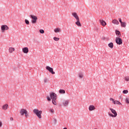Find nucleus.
I'll list each match as a JSON object with an SVG mask.
<instances>
[{
  "mask_svg": "<svg viewBox=\"0 0 129 129\" xmlns=\"http://www.w3.org/2000/svg\"><path fill=\"white\" fill-rule=\"evenodd\" d=\"M109 109L113 114L108 112V114L109 116H111V117H116V116H117V113L116 112V111H115V110H114L113 108H110Z\"/></svg>",
  "mask_w": 129,
  "mask_h": 129,
  "instance_id": "f257e3e1",
  "label": "nucleus"
},
{
  "mask_svg": "<svg viewBox=\"0 0 129 129\" xmlns=\"http://www.w3.org/2000/svg\"><path fill=\"white\" fill-rule=\"evenodd\" d=\"M33 111L34 114H36V115L37 116L38 118H42V111L38 110V109H34Z\"/></svg>",
  "mask_w": 129,
  "mask_h": 129,
  "instance_id": "f03ea898",
  "label": "nucleus"
},
{
  "mask_svg": "<svg viewBox=\"0 0 129 129\" xmlns=\"http://www.w3.org/2000/svg\"><path fill=\"white\" fill-rule=\"evenodd\" d=\"M30 17L32 20H31V22L32 24H36L37 23V21L38 20V17L35 15H30Z\"/></svg>",
  "mask_w": 129,
  "mask_h": 129,
  "instance_id": "7ed1b4c3",
  "label": "nucleus"
},
{
  "mask_svg": "<svg viewBox=\"0 0 129 129\" xmlns=\"http://www.w3.org/2000/svg\"><path fill=\"white\" fill-rule=\"evenodd\" d=\"M115 42L117 45H121V44H122V39L119 37H116L115 39Z\"/></svg>",
  "mask_w": 129,
  "mask_h": 129,
  "instance_id": "20e7f679",
  "label": "nucleus"
},
{
  "mask_svg": "<svg viewBox=\"0 0 129 129\" xmlns=\"http://www.w3.org/2000/svg\"><path fill=\"white\" fill-rule=\"evenodd\" d=\"M9 30V27H8L7 25H2L1 26V30L2 33H4L5 31H8Z\"/></svg>",
  "mask_w": 129,
  "mask_h": 129,
  "instance_id": "39448f33",
  "label": "nucleus"
},
{
  "mask_svg": "<svg viewBox=\"0 0 129 129\" xmlns=\"http://www.w3.org/2000/svg\"><path fill=\"white\" fill-rule=\"evenodd\" d=\"M46 70H48V71H49V72H50V73L51 74H55V72L53 71V68L47 66L46 67Z\"/></svg>",
  "mask_w": 129,
  "mask_h": 129,
  "instance_id": "423d86ee",
  "label": "nucleus"
},
{
  "mask_svg": "<svg viewBox=\"0 0 129 129\" xmlns=\"http://www.w3.org/2000/svg\"><path fill=\"white\" fill-rule=\"evenodd\" d=\"M50 98L51 99H57V95L55 93H51L50 94Z\"/></svg>",
  "mask_w": 129,
  "mask_h": 129,
  "instance_id": "0eeeda50",
  "label": "nucleus"
},
{
  "mask_svg": "<svg viewBox=\"0 0 129 129\" xmlns=\"http://www.w3.org/2000/svg\"><path fill=\"white\" fill-rule=\"evenodd\" d=\"M62 104L63 106H68V104H69V100H64L62 102Z\"/></svg>",
  "mask_w": 129,
  "mask_h": 129,
  "instance_id": "6e6552de",
  "label": "nucleus"
},
{
  "mask_svg": "<svg viewBox=\"0 0 129 129\" xmlns=\"http://www.w3.org/2000/svg\"><path fill=\"white\" fill-rule=\"evenodd\" d=\"M27 110L22 108L20 110V113L21 114V115H24V114H25L26 112H27Z\"/></svg>",
  "mask_w": 129,
  "mask_h": 129,
  "instance_id": "1a4fd4ad",
  "label": "nucleus"
},
{
  "mask_svg": "<svg viewBox=\"0 0 129 129\" xmlns=\"http://www.w3.org/2000/svg\"><path fill=\"white\" fill-rule=\"evenodd\" d=\"M22 51L23 53L27 54V53H29V48L28 47H23L22 48Z\"/></svg>",
  "mask_w": 129,
  "mask_h": 129,
  "instance_id": "9d476101",
  "label": "nucleus"
},
{
  "mask_svg": "<svg viewBox=\"0 0 129 129\" xmlns=\"http://www.w3.org/2000/svg\"><path fill=\"white\" fill-rule=\"evenodd\" d=\"M72 16H73V17L74 18H75V19L76 20H79V17H78V16L77 15V13H75V12H74V13H72Z\"/></svg>",
  "mask_w": 129,
  "mask_h": 129,
  "instance_id": "9b49d317",
  "label": "nucleus"
},
{
  "mask_svg": "<svg viewBox=\"0 0 129 129\" xmlns=\"http://www.w3.org/2000/svg\"><path fill=\"white\" fill-rule=\"evenodd\" d=\"M99 21H100V24L103 27L106 26V22H105V21H103V20H100Z\"/></svg>",
  "mask_w": 129,
  "mask_h": 129,
  "instance_id": "f8f14e48",
  "label": "nucleus"
},
{
  "mask_svg": "<svg viewBox=\"0 0 129 129\" xmlns=\"http://www.w3.org/2000/svg\"><path fill=\"white\" fill-rule=\"evenodd\" d=\"M95 109V106L94 105H90L89 107V110L90 111H92V110H94Z\"/></svg>",
  "mask_w": 129,
  "mask_h": 129,
  "instance_id": "ddd939ff",
  "label": "nucleus"
},
{
  "mask_svg": "<svg viewBox=\"0 0 129 129\" xmlns=\"http://www.w3.org/2000/svg\"><path fill=\"white\" fill-rule=\"evenodd\" d=\"M9 108V105L8 104H6L3 105L2 108L4 110H7L8 108Z\"/></svg>",
  "mask_w": 129,
  "mask_h": 129,
  "instance_id": "4468645a",
  "label": "nucleus"
},
{
  "mask_svg": "<svg viewBox=\"0 0 129 129\" xmlns=\"http://www.w3.org/2000/svg\"><path fill=\"white\" fill-rule=\"evenodd\" d=\"M75 24L78 27H81V23H80V20H79V19L77 20V22H76Z\"/></svg>",
  "mask_w": 129,
  "mask_h": 129,
  "instance_id": "2eb2a0df",
  "label": "nucleus"
},
{
  "mask_svg": "<svg viewBox=\"0 0 129 129\" xmlns=\"http://www.w3.org/2000/svg\"><path fill=\"white\" fill-rule=\"evenodd\" d=\"M112 23L114 24V25H118L119 24V23L118 22V21L115 19L113 20L112 21Z\"/></svg>",
  "mask_w": 129,
  "mask_h": 129,
  "instance_id": "dca6fc26",
  "label": "nucleus"
},
{
  "mask_svg": "<svg viewBox=\"0 0 129 129\" xmlns=\"http://www.w3.org/2000/svg\"><path fill=\"white\" fill-rule=\"evenodd\" d=\"M9 51L12 53H13L14 51H15V48L13 47H10L9 49Z\"/></svg>",
  "mask_w": 129,
  "mask_h": 129,
  "instance_id": "f3484780",
  "label": "nucleus"
},
{
  "mask_svg": "<svg viewBox=\"0 0 129 129\" xmlns=\"http://www.w3.org/2000/svg\"><path fill=\"white\" fill-rule=\"evenodd\" d=\"M115 33H116V35L117 36L120 37L121 36V35L120 34V32H119V31L115 30Z\"/></svg>",
  "mask_w": 129,
  "mask_h": 129,
  "instance_id": "a211bd4d",
  "label": "nucleus"
},
{
  "mask_svg": "<svg viewBox=\"0 0 129 129\" xmlns=\"http://www.w3.org/2000/svg\"><path fill=\"white\" fill-rule=\"evenodd\" d=\"M108 46L109 47V48L112 49L113 48V43H112V42H110L108 44Z\"/></svg>",
  "mask_w": 129,
  "mask_h": 129,
  "instance_id": "6ab92c4d",
  "label": "nucleus"
},
{
  "mask_svg": "<svg viewBox=\"0 0 129 129\" xmlns=\"http://www.w3.org/2000/svg\"><path fill=\"white\" fill-rule=\"evenodd\" d=\"M121 27H122L123 28H125V27H126V23L125 22H122L121 23Z\"/></svg>",
  "mask_w": 129,
  "mask_h": 129,
  "instance_id": "aec40b11",
  "label": "nucleus"
},
{
  "mask_svg": "<svg viewBox=\"0 0 129 129\" xmlns=\"http://www.w3.org/2000/svg\"><path fill=\"white\" fill-rule=\"evenodd\" d=\"M54 31L55 33H59L61 31V29L60 28H55Z\"/></svg>",
  "mask_w": 129,
  "mask_h": 129,
  "instance_id": "412c9836",
  "label": "nucleus"
},
{
  "mask_svg": "<svg viewBox=\"0 0 129 129\" xmlns=\"http://www.w3.org/2000/svg\"><path fill=\"white\" fill-rule=\"evenodd\" d=\"M59 93H60V94H65V91L64 90H62V89H60L59 90Z\"/></svg>",
  "mask_w": 129,
  "mask_h": 129,
  "instance_id": "4be33fe9",
  "label": "nucleus"
},
{
  "mask_svg": "<svg viewBox=\"0 0 129 129\" xmlns=\"http://www.w3.org/2000/svg\"><path fill=\"white\" fill-rule=\"evenodd\" d=\"M115 104H118L119 105H121V103L117 100H115Z\"/></svg>",
  "mask_w": 129,
  "mask_h": 129,
  "instance_id": "5701e85b",
  "label": "nucleus"
},
{
  "mask_svg": "<svg viewBox=\"0 0 129 129\" xmlns=\"http://www.w3.org/2000/svg\"><path fill=\"white\" fill-rule=\"evenodd\" d=\"M79 78H83V73H80L79 74Z\"/></svg>",
  "mask_w": 129,
  "mask_h": 129,
  "instance_id": "b1692460",
  "label": "nucleus"
},
{
  "mask_svg": "<svg viewBox=\"0 0 129 129\" xmlns=\"http://www.w3.org/2000/svg\"><path fill=\"white\" fill-rule=\"evenodd\" d=\"M57 99H53L52 100V103L53 104H54V105H57V102H56V100Z\"/></svg>",
  "mask_w": 129,
  "mask_h": 129,
  "instance_id": "393cba45",
  "label": "nucleus"
},
{
  "mask_svg": "<svg viewBox=\"0 0 129 129\" xmlns=\"http://www.w3.org/2000/svg\"><path fill=\"white\" fill-rule=\"evenodd\" d=\"M122 93L123 94H127V93H128V91H127V90H124L123 91H122Z\"/></svg>",
  "mask_w": 129,
  "mask_h": 129,
  "instance_id": "a878e982",
  "label": "nucleus"
},
{
  "mask_svg": "<svg viewBox=\"0 0 129 129\" xmlns=\"http://www.w3.org/2000/svg\"><path fill=\"white\" fill-rule=\"evenodd\" d=\"M124 101L126 102V103L129 104V98H126L124 99Z\"/></svg>",
  "mask_w": 129,
  "mask_h": 129,
  "instance_id": "bb28decb",
  "label": "nucleus"
},
{
  "mask_svg": "<svg viewBox=\"0 0 129 129\" xmlns=\"http://www.w3.org/2000/svg\"><path fill=\"white\" fill-rule=\"evenodd\" d=\"M53 40H54V41H56L57 42V41H58V40H60V38H58V37H53Z\"/></svg>",
  "mask_w": 129,
  "mask_h": 129,
  "instance_id": "cd10ccee",
  "label": "nucleus"
},
{
  "mask_svg": "<svg viewBox=\"0 0 129 129\" xmlns=\"http://www.w3.org/2000/svg\"><path fill=\"white\" fill-rule=\"evenodd\" d=\"M110 100L112 101V103H113V104H115V101H114V99L112 98H110Z\"/></svg>",
  "mask_w": 129,
  "mask_h": 129,
  "instance_id": "c85d7f7f",
  "label": "nucleus"
},
{
  "mask_svg": "<svg viewBox=\"0 0 129 129\" xmlns=\"http://www.w3.org/2000/svg\"><path fill=\"white\" fill-rule=\"evenodd\" d=\"M25 117L28 118L29 117V113H28V111L25 113Z\"/></svg>",
  "mask_w": 129,
  "mask_h": 129,
  "instance_id": "c756f323",
  "label": "nucleus"
},
{
  "mask_svg": "<svg viewBox=\"0 0 129 129\" xmlns=\"http://www.w3.org/2000/svg\"><path fill=\"white\" fill-rule=\"evenodd\" d=\"M25 22L26 24V25H29L30 24V22L29 21V20L27 19L25 20Z\"/></svg>",
  "mask_w": 129,
  "mask_h": 129,
  "instance_id": "7c9ffc66",
  "label": "nucleus"
},
{
  "mask_svg": "<svg viewBox=\"0 0 129 129\" xmlns=\"http://www.w3.org/2000/svg\"><path fill=\"white\" fill-rule=\"evenodd\" d=\"M124 80H125V81H129V77L128 76L125 77Z\"/></svg>",
  "mask_w": 129,
  "mask_h": 129,
  "instance_id": "2f4dec72",
  "label": "nucleus"
},
{
  "mask_svg": "<svg viewBox=\"0 0 129 129\" xmlns=\"http://www.w3.org/2000/svg\"><path fill=\"white\" fill-rule=\"evenodd\" d=\"M39 32L40 33V34H44V33H45V31L43 29H40L39 30Z\"/></svg>",
  "mask_w": 129,
  "mask_h": 129,
  "instance_id": "473e14b6",
  "label": "nucleus"
},
{
  "mask_svg": "<svg viewBox=\"0 0 129 129\" xmlns=\"http://www.w3.org/2000/svg\"><path fill=\"white\" fill-rule=\"evenodd\" d=\"M44 83H47V82H48V79L47 78L44 79Z\"/></svg>",
  "mask_w": 129,
  "mask_h": 129,
  "instance_id": "72a5a7b5",
  "label": "nucleus"
},
{
  "mask_svg": "<svg viewBox=\"0 0 129 129\" xmlns=\"http://www.w3.org/2000/svg\"><path fill=\"white\" fill-rule=\"evenodd\" d=\"M49 111L51 113H54V110L53 109H49Z\"/></svg>",
  "mask_w": 129,
  "mask_h": 129,
  "instance_id": "f704fd0d",
  "label": "nucleus"
},
{
  "mask_svg": "<svg viewBox=\"0 0 129 129\" xmlns=\"http://www.w3.org/2000/svg\"><path fill=\"white\" fill-rule=\"evenodd\" d=\"M47 99L48 101H50V100H51V98H50V97L49 96L47 97Z\"/></svg>",
  "mask_w": 129,
  "mask_h": 129,
  "instance_id": "c9c22d12",
  "label": "nucleus"
},
{
  "mask_svg": "<svg viewBox=\"0 0 129 129\" xmlns=\"http://www.w3.org/2000/svg\"><path fill=\"white\" fill-rule=\"evenodd\" d=\"M119 23H120V24H121L122 23V21H121V18H119Z\"/></svg>",
  "mask_w": 129,
  "mask_h": 129,
  "instance_id": "e433bc0d",
  "label": "nucleus"
},
{
  "mask_svg": "<svg viewBox=\"0 0 129 129\" xmlns=\"http://www.w3.org/2000/svg\"><path fill=\"white\" fill-rule=\"evenodd\" d=\"M2 125H3V123L2 122H0V127H1Z\"/></svg>",
  "mask_w": 129,
  "mask_h": 129,
  "instance_id": "4c0bfd02",
  "label": "nucleus"
},
{
  "mask_svg": "<svg viewBox=\"0 0 129 129\" xmlns=\"http://www.w3.org/2000/svg\"><path fill=\"white\" fill-rule=\"evenodd\" d=\"M10 120H14V118L13 117L10 118Z\"/></svg>",
  "mask_w": 129,
  "mask_h": 129,
  "instance_id": "58836bf2",
  "label": "nucleus"
},
{
  "mask_svg": "<svg viewBox=\"0 0 129 129\" xmlns=\"http://www.w3.org/2000/svg\"><path fill=\"white\" fill-rule=\"evenodd\" d=\"M63 129H67V127H64Z\"/></svg>",
  "mask_w": 129,
  "mask_h": 129,
  "instance_id": "ea45409f",
  "label": "nucleus"
},
{
  "mask_svg": "<svg viewBox=\"0 0 129 129\" xmlns=\"http://www.w3.org/2000/svg\"><path fill=\"white\" fill-rule=\"evenodd\" d=\"M54 120H55V121H56V119H54Z\"/></svg>",
  "mask_w": 129,
  "mask_h": 129,
  "instance_id": "a19ab883",
  "label": "nucleus"
}]
</instances>
